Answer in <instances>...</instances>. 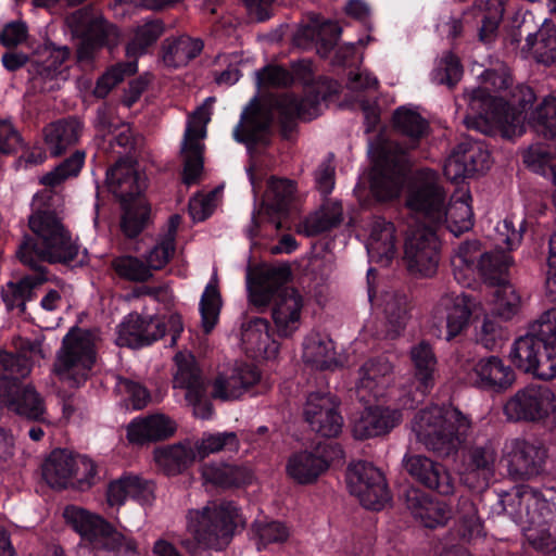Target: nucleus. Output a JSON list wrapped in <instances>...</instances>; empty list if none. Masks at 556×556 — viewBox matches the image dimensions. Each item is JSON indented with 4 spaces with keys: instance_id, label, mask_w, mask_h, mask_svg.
<instances>
[{
    "instance_id": "1",
    "label": "nucleus",
    "mask_w": 556,
    "mask_h": 556,
    "mask_svg": "<svg viewBox=\"0 0 556 556\" xmlns=\"http://www.w3.org/2000/svg\"><path fill=\"white\" fill-rule=\"evenodd\" d=\"M51 190L38 192L33 198L31 205L35 212L29 217V227L36 235V239L25 238L16 255L35 273L17 282L10 281L2 288V299L8 309L18 308L24 312L26 302L34 298L35 289L47 281L42 262L67 264L78 255V245L59 218L43 211L45 207L51 206Z\"/></svg>"
},
{
    "instance_id": "2",
    "label": "nucleus",
    "mask_w": 556,
    "mask_h": 556,
    "mask_svg": "<svg viewBox=\"0 0 556 556\" xmlns=\"http://www.w3.org/2000/svg\"><path fill=\"white\" fill-rule=\"evenodd\" d=\"M478 78L479 86L465 94L468 101L467 127L485 135L500 131L505 138L522 135L527 109L532 108L535 99L532 89L517 85L505 96H492L491 92L506 91L513 84L509 70L502 62L482 71Z\"/></svg>"
},
{
    "instance_id": "3",
    "label": "nucleus",
    "mask_w": 556,
    "mask_h": 556,
    "mask_svg": "<svg viewBox=\"0 0 556 556\" xmlns=\"http://www.w3.org/2000/svg\"><path fill=\"white\" fill-rule=\"evenodd\" d=\"M393 123L408 143L403 147L400 142L387 141L380 147L370 174V190L378 201H388L400 194L408 165L407 153L417 148L419 140L429 131L427 119L409 105L395 110Z\"/></svg>"
},
{
    "instance_id": "4",
    "label": "nucleus",
    "mask_w": 556,
    "mask_h": 556,
    "mask_svg": "<svg viewBox=\"0 0 556 556\" xmlns=\"http://www.w3.org/2000/svg\"><path fill=\"white\" fill-rule=\"evenodd\" d=\"M471 195L467 190H459L445 204V192L439 184L435 172L419 170L409 188L406 206L429 225H445L454 235L459 236L469 231L473 226Z\"/></svg>"
},
{
    "instance_id": "5",
    "label": "nucleus",
    "mask_w": 556,
    "mask_h": 556,
    "mask_svg": "<svg viewBox=\"0 0 556 556\" xmlns=\"http://www.w3.org/2000/svg\"><path fill=\"white\" fill-rule=\"evenodd\" d=\"M289 277L290 269L286 266L266 267L247 275L250 303L265 308L273 302L271 317L280 337L292 336L302 318L303 299L287 286Z\"/></svg>"
},
{
    "instance_id": "6",
    "label": "nucleus",
    "mask_w": 556,
    "mask_h": 556,
    "mask_svg": "<svg viewBox=\"0 0 556 556\" xmlns=\"http://www.w3.org/2000/svg\"><path fill=\"white\" fill-rule=\"evenodd\" d=\"M412 429L427 450L448 456L465 443L471 422L453 406L431 405L415 415Z\"/></svg>"
},
{
    "instance_id": "7",
    "label": "nucleus",
    "mask_w": 556,
    "mask_h": 556,
    "mask_svg": "<svg viewBox=\"0 0 556 556\" xmlns=\"http://www.w3.org/2000/svg\"><path fill=\"white\" fill-rule=\"evenodd\" d=\"M242 522L238 507L232 502L212 501L201 508L190 509L187 514V532L192 541L181 542L188 551L195 546L208 549L225 548Z\"/></svg>"
},
{
    "instance_id": "8",
    "label": "nucleus",
    "mask_w": 556,
    "mask_h": 556,
    "mask_svg": "<svg viewBox=\"0 0 556 556\" xmlns=\"http://www.w3.org/2000/svg\"><path fill=\"white\" fill-rule=\"evenodd\" d=\"M502 508L518 523L535 548L548 546L554 505L526 485L517 486L501 497Z\"/></svg>"
},
{
    "instance_id": "9",
    "label": "nucleus",
    "mask_w": 556,
    "mask_h": 556,
    "mask_svg": "<svg viewBox=\"0 0 556 556\" xmlns=\"http://www.w3.org/2000/svg\"><path fill=\"white\" fill-rule=\"evenodd\" d=\"M65 24L73 37L80 38L76 62L83 70L93 68L102 48L112 50L119 42V31L93 8L86 7L71 13Z\"/></svg>"
},
{
    "instance_id": "10",
    "label": "nucleus",
    "mask_w": 556,
    "mask_h": 556,
    "mask_svg": "<svg viewBox=\"0 0 556 556\" xmlns=\"http://www.w3.org/2000/svg\"><path fill=\"white\" fill-rule=\"evenodd\" d=\"M96 336L88 330L72 329L63 339L54 372L64 384L79 388L89 378L96 361Z\"/></svg>"
},
{
    "instance_id": "11",
    "label": "nucleus",
    "mask_w": 556,
    "mask_h": 556,
    "mask_svg": "<svg viewBox=\"0 0 556 556\" xmlns=\"http://www.w3.org/2000/svg\"><path fill=\"white\" fill-rule=\"evenodd\" d=\"M182 329V320L178 314L149 319L138 314H129L117 326L115 342L119 346L137 349L149 345L168 333L170 336L169 345H175Z\"/></svg>"
},
{
    "instance_id": "12",
    "label": "nucleus",
    "mask_w": 556,
    "mask_h": 556,
    "mask_svg": "<svg viewBox=\"0 0 556 556\" xmlns=\"http://www.w3.org/2000/svg\"><path fill=\"white\" fill-rule=\"evenodd\" d=\"M510 421L542 422L556 428V394L547 386L531 383L516 391L504 404Z\"/></svg>"
},
{
    "instance_id": "13",
    "label": "nucleus",
    "mask_w": 556,
    "mask_h": 556,
    "mask_svg": "<svg viewBox=\"0 0 556 556\" xmlns=\"http://www.w3.org/2000/svg\"><path fill=\"white\" fill-rule=\"evenodd\" d=\"M415 219L406 232L404 262L410 274L432 277L439 265L440 242L432 227L421 225V218Z\"/></svg>"
},
{
    "instance_id": "14",
    "label": "nucleus",
    "mask_w": 556,
    "mask_h": 556,
    "mask_svg": "<svg viewBox=\"0 0 556 556\" xmlns=\"http://www.w3.org/2000/svg\"><path fill=\"white\" fill-rule=\"evenodd\" d=\"M413 376L401 382L397 401L404 408H414L434 387L438 361L432 346L421 341L409 351Z\"/></svg>"
},
{
    "instance_id": "15",
    "label": "nucleus",
    "mask_w": 556,
    "mask_h": 556,
    "mask_svg": "<svg viewBox=\"0 0 556 556\" xmlns=\"http://www.w3.org/2000/svg\"><path fill=\"white\" fill-rule=\"evenodd\" d=\"M213 98H207L203 105L199 106L188 118L187 127L181 143L184 157V182L194 184L203 168L202 140L206 137V126L211 121Z\"/></svg>"
},
{
    "instance_id": "16",
    "label": "nucleus",
    "mask_w": 556,
    "mask_h": 556,
    "mask_svg": "<svg viewBox=\"0 0 556 556\" xmlns=\"http://www.w3.org/2000/svg\"><path fill=\"white\" fill-rule=\"evenodd\" d=\"M346 482L351 494L367 509L380 510L390 500L382 472L369 463L351 464Z\"/></svg>"
},
{
    "instance_id": "17",
    "label": "nucleus",
    "mask_w": 556,
    "mask_h": 556,
    "mask_svg": "<svg viewBox=\"0 0 556 556\" xmlns=\"http://www.w3.org/2000/svg\"><path fill=\"white\" fill-rule=\"evenodd\" d=\"M29 72L34 81L40 86L43 91H52L60 88L61 84L70 77V67L67 61L71 56V50L66 46H55L48 42L38 47L34 51Z\"/></svg>"
},
{
    "instance_id": "18",
    "label": "nucleus",
    "mask_w": 556,
    "mask_h": 556,
    "mask_svg": "<svg viewBox=\"0 0 556 556\" xmlns=\"http://www.w3.org/2000/svg\"><path fill=\"white\" fill-rule=\"evenodd\" d=\"M546 458L544 445L536 439L517 437L507 440L503 460L515 479H528L541 472Z\"/></svg>"
},
{
    "instance_id": "19",
    "label": "nucleus",
    "mask_w": 556,
    "mask_h": 556,
    "mask_svg": "<svg viewBox=\"0 0 556 556\" xmlns=\"http://www.w3.org/2000/svg\"><path fill=\"white\" fill-rule=\"evenodd\" d=\"M464 372L469 384L484 391L504 392L516 379L511 367L494 355L468 362Z\"/></svg>"
},
{
    "instance_id": "20",
    "label": "nucleus",
    "mask_w": 556,
    "mask_h": 556,
    "mask_svg": "<svg viewBox=\"0 0 556 556\" xmlns=\"http://www.w3.org/2000/svg\"><path fill=\"white\" fill-rule=\"evenodd\" d=\"M303 414L312 430L321 437L334 438L342 430L343 418L330 394L311 393Z\"/></svg>"
},
{
    "instance_id": "21",
    "label": "nucleus",
    "mask_w": 556,
    "mask_h": 556,
    "mask_svg": "<svg viewBox=\"0 0 556 556\" xmlns=\"http://www.w3.org/2000/svg\"><path fill=\"white\" fill-rule=\"evenodd\" d=\"M393 365L383 356L366 361L358 369L355 392L361 402L383 397L392 380Z\"/></svg>"
},
{
    "instance_id": "22",
    "label": "nucleus",
    "mask_w": 556,
    "mask_h": 556,
    "mask_svg": "<svg viewBox=\"0 0 556 556\" xmlns=\"http://www.w3.org/2000/svg\"><path fill=\"white\" fill-rule=\"evenodd\" d=\"M260 378V371L254 365L236 363L217 375L213 381L212 395L222 401L238 400L258 382Z\"/></svg>"
},
{
    "instance_id": "23",
    "label": "nucleus",
    "mask_w": 556,
    "mask_h": 556,
    "mask_svg": "<svg viewBox=\"0 0 556 556\" xmlns=\"http://www.w3.org/2000/svg\"><path fill=\"white\" fill-rule=\"evenodd\" d=\"M341 450L337 445L328 444L325 447H317V452H300L293 454L288 462V475L301 484L315 481L336 457H340Z\"/></svg>"
},
{
    "instance_id": "24",
    "label": "nucleus",
    "mask_w": 556,
    "mask_h": 556,
    "mask_svg": "<svg viewBox=\"0 0 556 556\" xmlns=\"http://www.w3.org/2000/svg\"><path fill=\"white\" fill-rule=\"evenodd\" d=\"M475 305V301L464 292H447L441 296L433 309V319L439 324L445 321L447 340L459 334L468 325Z\"/></svg>"
},
{
    "instance_id": "25",
    "label": "nucleus",
    "mask_w": 556,
    "mask_h": 556,
    "mask_svg": "<svg viewBox=\"0 0 556 556\" xmlns=\"http://www.w3.org/2000/svg\"><path fill=\"white\" fill-rule=\"evenodd\" d=\"M0 403L8 410L33 421L46 420V404L42 396L30 386L8 383L0 392Z\"/></svg>"
},
{
    "instance_id": "26",
    "label": "nucleus",
    "mask_w": 556,
    "mask_h": 556,
    "mask_svg": "<svg viewBox=\"0 0 556 556\" xmlns=\"http://www.w3.org/2000/svg\"><path fill=\"white\" fill-rule=\"evenodd\" d=\"M403 464L407 472L425 486L443 495L454 492V480L443 465L425 455H405Z\"/></svg>"
},
{
    "instance_id": "27",
    "label": "nucleus",
    "mask_w": 556,
    "mask_h": 556,
    "mask_svg": "<svg viewBox=\"0 0 556 556\" xmlns=\"http://www.w3.org/2000/svg\"><path fill=\"white\" fill-rule=\"evenodd\" d=\"M328 92L321 91L320 86L312 87L303 99H298L292 94L285 93L276 98L274 110L283 119L289 121L295 117L303 121H311L323 111V102L326 100Z\"/></svg>"
},
{
    "instance_id": "28",
    "label": "nucleus",
    "mask_w": 556,
    "mask_h": 556,
    "mask_svg": "<svg viewBox=\"0 0 556 556\" xmlns=\"http://www.w3.org/2000/svg\"><path fill=\"white\" fill-rule=\"evenodd\" d=\"M105 496L112 508L118 509L129 497L147 505L154 498V486L152 482L137 475L126 473L109 483Z\"/></svg>"
},
{
    "instance_id": "29",
    "label": "nucleus",
    "mask_w": 556,
    "mask_h": 556,
    "mask_svg": "<svg viewBox=\"0 0 556 556\" xmlns=\"http://www.w3.org/2000/svg\"><path fill=\"white\" fill-rule=\"evenodd\" d=\"M340 34L341 28L336 22L323 20L314 14L308 24L299 28L294 39L299 46L305 49L315 46L317 53L327 58L337 45Z\"/></svg>"
},
{
    "instance_id": "30",
    "label": "nucleus",
    "mask_w": 556,
    "mask_h": 556,
    "mask_svg": "<svg viewBox=\"0 0 556 556\" xmlns=\"http://www.w3.org/2000/svg\"><path fill=\"white\" fill-rule=\"evenodd\" d=\"M110 190L127 203L143 192L147 187L146 176L140 174L131 161H118L106 172Z\"/></svg>"
},
{
    "instance_id": "31",
    "label": "nucleus",
    "mask_w": 556,
    "mask_h": 556,
    "mask_svg": "<svg viewBox=\"0 0 556 556\" xmlns=\"http://www.w3.org/2000/svg\"><path fill=\"white\" fill-rule=\"evenodd\" d=\"M401 421L402 414L399 409L368 406L353 421V433L361 440L374 438L388 433Z\"/></svg>"
},
{
    "instance_id": "32",
    "label": "nucleus",
    "mask_w": 556,
    "mask_h": 556,
    "mask_svg": "<svg viewBox=\"0 0 556 556\" xmlns=\"http://www.w3.org/2000/svg\"><path fill=\"white\" fill-rule=\"evenodd\" d=\"M271 115L253 103L241 114L240 123L233 129V138L251 151L255 144L267 142Z\"/></svg>"
},
{
    "instance_id": "33",
    "label": "nucleus",
    "mask_w": 556,
    "mask_h": 556,
    "mask_svg": "<svg viewBox=\"0 0 556 556\" xmlns=\"http://www.w3.org/2000/svg\"><path fill=\"white\" fill-rule=\"evenodd\" d=\"M66 522L80 535L81 540L93 548H99L104 535L112 526L100 515L93 514L78 506H68L64 509Z\"/></svg>"
},
{
    "instance_id": "34",
    "label": "nucleus",
    "mask_w": 556,
    "mask_h": 556,
    "mask_svg": "<svg viewBox=\"0 0 556 556\" xmlns=\"http://www.w3.org/2000/svg\"><path fill=\"white\" fill-rule=\"evenodd\" d=\"M366 249L371 262L388 266L396 254L394 225L376 217L370 225Z\"/></svg>"
},
{
    "instance_id": "35",
    "label": "nucleus",
    "mask_w": 556,
    "mask_h": 556,
    "mask_svg": "<svg viewBox=\"0 0 556 556\" xmlns=\"http://www.w3.org/2000/svg\"><path fill=\"white\" fill-rule=\"evenodd\" d=\"M241 343L251 357L274 358L279 345L271 339L269 324L264 318H254L242 326Z\"/></svg>"
},
{
    "instance_id": "36",
    "label": "nucleus",
    "mask_w": 556,
    "mask_h": 556,
    "mask_svg": "<svg viewBox=\"0 0 556 556\" xmlns=\"http://www.w3.org/2000/svg\"><path fill=\"white\" fill-rule=\"evenodd\" d=\"M176 430L175 422L164 414L135 418L127 427V439L135 444L169 438Z\"/></svg>"
},
{
    "instance_id": "37",
    "label": "nucleus",
    "mask_w": 556,
    "mask_h": 556,
    "mask_svg": "<svg viewBox=\"0 0 556 556\" xmlns=\"http://www.w3.org/2000/svg\"><path fill=\"white\" fill-rule=\"evenodd\" d=\"M406 506L413 517L427 528L443 526L451 517L447 505L434 501L419 490H409L406 493Z\"/></svg>"
},
{
    "instance_id": "38",
    "label": "nucleus",
    "mask_w": 556,
    "mask_h": 556,
    "mask_svg": "<svg viewBox=\"0 0 556 556\" xmlns=\"http://www.w3.org/2000/svg\"><path fill=\"white\" fill-rule=\"evenodd\" d=\"M368 298L372 305L381 307L386 316L387 337L390 339L399 337L409 319L406 296L394 291H387L379 299L375 300L369 288Z\"/></svg>"
},
{
    "instance_id": "39",
    "label": "nucleus",
    "mask_w": 556,
    "mask_h": 556,
    "mask_svg": "<svg viewBox=\"0 0 556 556\" xmlns=\"http://www.w3.org/2000/svg\"><path fill=\"white\" fill-rule=\"evenodd\" d=\"M153 458L166 476H177L197 460V454L192 443L185 441L155 448Z\"/></svg>"
},
{
    "instance_id": "40",
    "label": "nucleus",
    "mask_w": 556,
    "mask_h": 556,
    "mask_svg": "<svg viewBox=\"0 0 556 556\" xmlns=\"http://www.w3.org/2000/svg\"><path fill=\"white\" fill-rule=\"evenodd\" d=\"M81 130L83 125L76 118H65L49 124L43 129L47 149L51 155H60L78 141Z\"/></svg>"
},
{
    "instance_id": "41",
    "label": "nucleus",
    "mask_w": 556,
    "mask_h": 556,
    "mask_svg": "<svg viewBox=\"0 0 556 556\" xmlns=\"http://www.w3.org/2000/svg\"><path fill=\"white\" fill-rule=\"evenodd\" d=\"M496 458V452L491 445L477 446L468 453V467L460 471V480L470 489L485 484Z\"/></svg>"
},
{
    "instance_id": "42",
    "label": "nucleus",
    "mask_w": 556,
    "mask_h": 556,
    "mask_svg": "<svg viewBox=\"0 0 556 556\" xmlns=\"http://www.w3.org/2000/svg\"><path fill=\"white\" fill-rule=\"evenodd\" d=\"M483 254L478 240L466 241L457 248L451 263L454 278L460 286L470 287L475 282L478 262Z\"/></svg>"
},
{
    "instance_id": "43",
    "label": "nucleus",
    "mask_w": 556,
    "mask_h": 556,
    "mask_svg": "<svg viewBox=\"0 0 556 556\" xmlns=\"http://www.w3.org/2000/svg\"><path fill=\"white\" fill-rule=\"evenodd\" d=\"M177 370L174 375V389L185 391L186 401H194L202 392L204 382L191 354L178 353L175 356Z\"/></svg>"
},
{
    "instance_id": "44",
    "label": "nucleus",
    "mask_w": 556,
    "mask_h": 556,
    "mask_svg": "<svg viewBox=\"0 0 556 556\" xmlns=\"http://www.w3.org/2000/svg\"><path fill=\"white\" fill-rule=\"evenodd\" d=\"M201 475L206 483L223 488L248 484L253 478L248 467L226 463L205 464L201 468Z\"/></svg>"
},
{
    "instance_id": "45",
    "label": "nucleus",
    "mask_w": 556,
    "mask_h": 556,
    "mask_svg": "<svg viewBox=\"0 0 556 556\" xmlns=\"http://www.w3.org/2000/svg\"><path fill=\"white\" fill-rule=\"evenodd\" d=\"M343 210L339 202L327 201L298 226V232L306 237L318 236L342 222Z\"/></svg>"
},
{
    "instance_id": "46",
    "label": "nucleus",
    "mask_w": 556,
    "mask_h": 556,
    "mask_svg": "<svg viewBox=\"0 0 556 556\" xmlns=\"http://www.w3.org/2000/svg\"><path fill=\"white\" fill-rule=\"evenodd\" d=\"M343 210L339 202L327 201L298 226V232L306 237L318 236L342 222Z\"/></svg>"
},
{
    "instance_id": "47",
    "label": "nucleus",
    "mask_w": 556,
    "mask_h": 556,
    "mask_svg": "<svg viewBox=\"0 0 556 556\" xmlns=\"http://www.w3.org/2000/svg\"><path fill=\"white\" fill-rule=\"evenodd\" d=\"M74 455L64 451H53L43 464L42 475L52 488H66L73 483Z\"/></svg>"
},
{
    "instance_id": "48",
    "label": "nucleus",
    "mask_w": 556,
    "mask_h": 556,
    "mask_svg": "<svg viewBox=\"0 0 556 556\" xmlns=\"http://www.w3.org/2000/svg\"><path fill=\"white\" fill-rule=\"evenodd\" d=\"M523 50L529 51L539 62L546 65L556 60V28L545 21L535 34L528 35Z\"/></svg>"
},
{
    "instance_id": "49",
    "label": "nucleus",
    "mask_w": 556,
    "mask_h": 556,
    "mask_svg": "<svg viewBox=\"0 0 556 556\" xmlns=\"http://www.w3.org/2000/svg\"><path fill=\"white\" fill-rule=\"evenodd\" d=\"M303 359L318 369H328L336 364L334 344L319 333L308 334L303 342Z\"/></svg>"
},
{
    "instance_id": "50",
    "label": "nucleus",
    "mask_w": 556,
    "mask_h": 556,
    "mask_svg": "<svg viewBox=\"0 0 556 556\" xmlns=\"http://www.w3.org/2000/svg\"><path fill=\"white\" fill-rule=\"evenodd\" d=\"M511 264V256L503 251L484 252L478 262L477 274L494 287L508 280L507 273Z\"/></svg>"
},
{
    "instance_id": "51",
    "label": "nucleus",
    "mask_w": 556,
    "mask_h": 556,
    "mask_svg": "<svg viewBox=\"0 0 556 556\" xmlns=\"http://www.w3.org/2000/svg\"><path fill=\"white\" fill-rule=\"evenodd\" d=\"M527 109L526 125L545 138H556V98L546 97L534 110Z\"/></svg>"
},
{
    "instance_id": "52",
    "label": "nucleus",
    "mask_w": 556,
    "mask_h": 556,
    "mask_svg": "<svg viewBox=\"0 0 556 556\" xmlns=\"http://www.w3.org/2000/svg\"><path fill=\"white\" fill-rule=\"evenodd\" d=\"M543 345V342L529 333L520 336L511 344L509 359L518 369L531 374L539 350Z\"/></svg>"
},
{
    "instance_id": "53",
    "label": "nucleus",
    "mask_w": 556,
    "mask_h": 556,
    "mask_svg": "<svg viewBox=\"0 0 556 556\" xmlns=\"http://www.w3.org/2000/svg\"><path fill=\"white\" fill-rule=\"evenodd\" d=\"M203 43L199 39L180 36L168 45L163 60L167 66L179 67L194 59L202 50Z\"/></svg>"
},
{
    "instance_id": "54",
    "label": "nucleus",
    "mask_w": 556,
    "mask_h": 556,
    "mask_svg": "<svg viewBox=\"0 0 556 556\" xmlns=\"http://www.w3.org/2000/svg\"><path fill=\"white\" fill-rule=\"evenodd\" d=\"M296 187L292 180L271 178L265 193L268 210L277 213L286 212L295 199Z\"/></svg>"
},
{
    "instance_id": "55",
    "label": "nucleus",
    "mask_w": 556,
    "mask_h": 556,
    "mask_svg": "<svg viewBox=\"0 0 556 556\" xmlns=\"http://www.w3.org/2000/svg\"><path fill=\"white\" fill-rule=\"evenodd\" d=\"M180 224V217L174 215L169 218L167 233L151 249L147 255L149 269H161L175 253V235Z\"/></svg>"
},
{
    "instance_id": "56",
    "label": "nucleus",
    "mask_w": 556,
    "mask_h": 556,
    "mask_svg": "<svg viewBox=\"0 0 556 556\" xmlns=\"http://www.w3.org/2000/svg\"><path fill=\"white\" fill-rule=\"evenodd\" d=\"M192 446L195 450L197 459H203L210 454L218 453L223 450L237 452L239 450V440L235 432L205 433Z\"/></svg>"
},
{
    "instance_id": "57",
    "label": "nucleus",
    "mask_w": 556,
    "mask_h": 556,
    "mask_svg": "<svg viewBox=\"0 0 556 556\" xmlns=\"http://www.w3.org/2000/svg\"><path fill=\"white\" fill-rule=\"evenodd\" d=\"M455 517L458 532L464 539H473L482 533V522L478 516L476 505L468 497H460L457 504Z\"/></svg>"
},
{
    "instance_id": "58",
    "label": "nucleus",
    "mask_w": 556,
    "mask_h": 556,
    "mask_svg": "<svg viewBox=\"0 0 556 556\" xmlns=\"http://www.w3.org/2000/svg\"><path fill=\"white\" fill-rule=\"evenodd\" d=\"M220 306V294L217 290L216 279L213 278L205 287L200 301L201 323L205 333L211 332L216 326Z\"/></svg>"
},
{
    "instance_id": "59",
    "label": "nucleus",
    "mask_w": 556,
    "mask_h": 556,
    "mask_svg": "<svg viewBox=\"0 0 556 556\" xmlns=\"http://www.w3.org/2000/svg\"><path fill=\"white\" fill-rule=\"evenodd\" d=\"M253 538L258 549L269 544H279L289 538V529L280 521H267L258 519L252 526Z\"/></svg>"
},
{
    "instance_id": "60",
    "label": "nucleus",
    "mask_w": 556,
    "mask_h": 556,
    "mask_svg": "<svg viewBox=\"0 0 556 556\" xmlns=\"http://www.w3.org/2000/svg\"><path fill=\"white\" fill-rule=\"evenodd\" d=\"M98 549L113 553L115 556H139V543L130 534L110 527Z\"/></svg>"
},
{
    "instance_id": "61",
    "label": "nucleus",
    "mask_w": 556,
    "mask_h": 556,
    "mask_svg": "<svg viewBox=\"0 0 556 556\" xmlns=\"http://www.w3.org/2000/svg\"><path fill=\"white\" fill-rule=\"evenodd\" d=\"M494 287V312L504 319H510L521 306V296L508 280Z\"/></svg>"
},
{
    "instance_id": "62",
    "label": "nucleus",
    "mask_w": 556,
    "mask_h": 556,
    "mask_svg": "<svg viewBox=\"0 0 556 556\" xmlns=\"http://www.w3.org/2000/svg\"><path fill=\"white\" fill-rule=\"evenodd\" d=\"M163 33V26L160 22H147L136 28L134 38L127 45L126 53L130 58H137L147 52V49L153 45Z\"/></svg>"
},
{
    "instance_id": "63",
    "label": "nucleus",
    "mask_w": 556,
    "mask_h": 556,
    "mask_svg": "<svg viewBox=\"0 0 556 556\" xmlns=\"http://www.w3.org/2000/svg\"><path fill=\"white\" fill-rule=\"evenodd\" d=\"M85 161V153L76 151L73 155L62 162L52 172L40 178V182L45 186L55 187L64 180L75 177L80 172Z\"/></svg>"
},
{
    "instance_id": "64",
    "label": "nucleus",
    "mask_w": 556,
    "mask_h": 556,
    "mask_svg": "<svg viewBox=\"0 0 556 556\" xmlns=\"http://www.w3.org/2000/svg\"><path fill=\"white\" fill-rule=\"evenodd\" d=\"M30 370V363L25 356L0 351V380L16 383L15 381L27 377Z\"/></svg>"
}]
</instances>
